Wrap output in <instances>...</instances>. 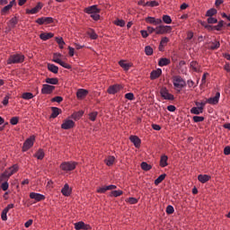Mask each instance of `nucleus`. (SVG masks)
<instances>
[{
  "mask_svg": "<svg viewBox=\"0 0 230 230\" xmlns=\"http://www.w3.org/2000/svg\"><path fill=\"white\" fill-rule=\"evenodd\" d=\"M24 62V55L22 54H13L7 59V64H22Z\"/></svg>",
  "mask_w": 230,
  "mask_h": 230,
  "instance_id": "1",
  "label": "nucleus"
},
{
  "mask_svg": "<svg viewBox=\"0 0 230 230\" xmlns=\"http://www.w3.org/2000/svg\"><path fill=\"white\" fill-rule=\"evenodd\" d=\"M160 95L164 100H167L169 102H173V100H175V96L170 93V91H168V88H166V86H164L160 89Z\"/></svg>",
  "mask_w": 230,
  "mask_h": 230,
  "instance_id": "2",
  "label": "nucleus"
},
{
  "mask_svg": "<svg viewBox=\"0 0 230 230\" xmlns=\"http://www.w3.org/2000/svg\"><path fill=\"white\" fill-rule=\"evenodd\" d=\"M172 84L175 89H177V91L179 92L181 91V89H182V87H184V85H186V82H184V79L179 75L173 76Z\"/></svg>",
  "mask_w": 230,
  "mask_h": 230,
  "instance_id": "3",
  "label": "nucleus"
},
{
  "mask_svg": "<svg viewBox=\"0 0 230 230\" xmlns=\"http://www.w3.org/2000/svg\"><path fill=\"white\" fill-rule=\"evenodd\" d=\"M76 164H78L76 162H63L60 164V168L63 170V172H73L75 168H76Z\"/></svg>",
  "mask_w": 230,
  "mask_h": 230,
  "instance_id": "4",
  "label": "nucleus"
},
{
  "mask_svg": "<svg viewBox=\"0 0 230 230\" xmlns=\"http://www.w3.org/2000/svg\"><path fill=\"white\" fill-rule=\"evenodd\" d=\"M172 31V26L160 25L156 27V35H164V33H170Z\"/></svg>",
  "mask_w": 230,
  "mask_h": 230,
  "instance_id": "5",
  "label": "nucleus"
},
{
  "mask_svg": "<svg viewBox=\"0 0 230 230\" xmlns=\"http://www.w3.org/2000/svg\"><path fill=\"white\" fill-rule=\"evenodd\" d=\"M35 141V137L32 136L25 140L23 143L22 150L23 152H27V150H30L33 146V143Z\"/></svg>",
  "mask_w": 230,
  "mask_h": 230,
  "instance_id": "6",
  "label": "nucleus"
},
{
  "mask_svg": "<svg viewBox=\"0 0 230 230\" xmlns=\"http://www.w3.org/2000/svg\"><path fill=\"white\" fill-rule=\"evenodd\" d=\"M43 6H44V4L40 2H39L37 4V5L35 7H33L32 9H27L26 13H29L31 15H33L35 13H39V12H40V10H42Z\"/></svg>",
  "mask_w": 230,
  "mask_h": 230,
  "instance_id": "7",
  "label": "nucleus"
},
{
  "mask_svg": "<svg viewBox=\"0 0 230 230\" xmlns=\"http://www.w3.org/2000/svg\"><path fill=\"white\" fill-rule=\"evenodd\" d=\"M84 13L93 15V13H100V9H98V5H91L84 8Z\"/></svg>",
  "mask_w": 230,
  "mask_h": 230,
  "instance_id": "8",
  "label": "nucleus"
},
{
  "mask_svg": "<svg viewBox=\"0 0 230 230\" xmlns=\"http://www.w3.org/2000/svg\"><path fill=\"white\" fill-rule=\"evenodd\" d=\"M30 199H32L33 200H36V202H40L41 200L46 199V196H44L40 193L31 192L30 193Z\"/></svg>",
  "mask_w": 230,
  "mask_h": 230,
  "instance_id": "9",
  "label": "nucleus"
},
{
  "mask_svg": "<svg viewBox=\"0 0 230 230\" xmlns=\"http://www.w3.org/2000/svg\"><path fill=\"white\" fill-rule=\"evenodd\" d=\"M37 24H51L53 23V18L52 17H41L38 18L36 20Z\"/></svg>",
  "mask_w": 230,
  "mask_h": 230,
  "instance_id": "10",
  "label": "nucleus"
},
{
  "mask_svg": "<svg viewBox=\"0 0 230 230\" xmlns=\"http://www.w3.org/2000/svg\"><path fill=\"white\" fill-rule=\"evenodd\" d=\"M55 91V86L49 84H43L41 89L42 94H51Z\"/></svg>",
  "mask_w": 230,
  "mask_h": 230,
  "instance_id": "11",
  "label": "nucleus"
},
{
  "mask_svg": "<svg viewBox=\"0 0 230 230\" xmlns=\"http://www.w3.org/2000/svg\"><path fill=\"white\" fill-rule=\"evenodd\" d=\"M73 127H75V121L71 119L65 120L61 125V128L64 130H69L70 128H73Z\"/></svg>",
  "mask_w": 230,
  "mask_h": 230,
  "instance_id": "12",
  "label": "nucleus"
},
{
  "mask_svg": "<svg viewBox=\"0 0 230 230\" xmlns=\"http://www.w3.org/2000/svg\"><path fill=\"white\" fill-rule=\"evenodd\" d=\"M220 100V93H217L214 97H210L208 99L207 102L209 103L210 105H217Z\"/></svg>",
  "mask_w": 230,
  "mask_h": 230,
  "instance_id": "13",
  "label": "nucleus"
},
{
  "mask_svg": "<svg viewBox=\"0 0 230 230\" xmlns=\"http://www.w3.org/2000/svg\"><path fill=\"white\" fill-rule=\"evenodd\" d=\"M121 91V85L114 84L108 88L109 94H116V93H119Z\"/></svg>",
  "mask_w": 230,
  "mask_h": 230,
  "instance_id": "14",
  "label": "nucleus"
},
{
  "mask_svg": "<svg viewBox=\"0 0 230 230\" xmlns=\"http://www.w3.org/2000/svg\"><path fill=\"white\" fill-rule=\"evenodd\" d=\"M163 75V70L161 68H157L156 70H153L150 74V79L151 80H156V78H159Z\"/></svg>",
  "mask_w": 230,
  "mask_h": 230,
  "instance_id": "15",
  "label": "nucleus"
},
{
  "mask_svg": "<svg viewBox=\"0 0 230 230\" xmlns=\"http://www.w3.org/2000/svg\"><path fill=\"white\" fill-rule=\"evenodd\" d=\"M129 139L136 148H139L141 146V139L137 137V136H131Z\"/></svg>",
  "mask_w": 230,
  "mask_h": 230,
  "instance_id": "16",
  "label": "nucleus"
},
{
  "mask_svg": "<svg viewBox=\"0 0 230 230\" xmlns=\"http://www.w3.org/2000/svg\"><path fill=\"white\" fill-rule=\"evenodd\" d=\"M74 226L75 230L89 229V226L85 225V223H84L83 221L75 223Z\"/></svg>",
  "mask_w": 230,
  "mask_h": 230,
  "instance_id": "17",
  "label": "nucleus"
},
{
  "mask_svg": "<svg viewBox=\"0 0 230 230\" xmlns=\"http://www.w3.org/2000/svg\"><path fill=\"white\" fill-rule=\"evenodd\" d=\"M19 22V20L17 19V17H13L8 22V30H13V28H15V26H17V23Z\"/></svg>",
  "mask_w": 230,
  "mask_h": 230,
  "instance_id": "18",
  "label": "nucleus"
},
{
  "mask_svg": "<svg viewBox=\"0 0 230 230\" xmlns=\"http://www.w3.org/2000/svg\"><path fill=\"white\" fill-rule=\"evenodd\" d=\"M87 94H89V91L85 89H79L77 90V93H76V96L79 100L85 98Z\"/></svg>",
  "mask_w": 230,
  "mask_h": 230,
  "instance_id": "19",
  "label": "nucleus"
},
{
  "mask_svg": "<svg viewBox=\"0 0 230 230\" xmlns=\"http://www.w3.org/2000/svg\"><path fill=\"white\" fill-rule=\"evenodd\" d=\"M119 65L120 66V67H122L124 69V71H128V69H130V67H132V63H128L125 60H120L119 62Z\"/></svg>",
  "mask_w": 230,
  "mask_h": 230,
  "instance_id": "20",
  "label": "nucleus"
},
{
  "mask_svg": "<svg viewBox=\"0 0 230 230\" xmlns=\"http://www.w3.org/2000/svg\"><path fill=\"white\" fill-rule=\"evenodd\" d=\"M61 193L65 197H69V195H71V188H69V184L66 183L64 185L63 189L61 190Z\"/></svg>",
  "mask_w": 230,
  "mask_h": 230,
  "instance_id": "21",
  "label": "nucleus"
},
{
  "mask_svg": "<svg viewBox=\"0 0 230 230\" xmlns=\"http://www.w3.org/2000/svg\"><path fill=\"white\" fill-rule=\"evenodd\" d=\"M209 179H211V176L207 174H199L198 176V181H199V182H201L202 184H206V182H208Z\"/></svg>",
  "mask_w": 230,
  "mask_h": 230,
  "instance_id": "22",
  "label": "nucleus"
},
{
  "mask_svg": "<svg viewBox=\"0 0 230 230\" xmlns=\"http://www.w3.org/2000/svg\"><path fill=\"white\" fill-rule=\"evenodd\" d=\"M170 59L166 58H161L158 61V66H160V67H164V66H170Z\"/></svg>",
  "mask_w": 230,
  "mask_h": 230,
  "instance_id": "23",
  "label": "nucleus"
},
{
  "mask_svg": "<svg viewBox=\"0 0 230 230\" xmlns=\"http://www.w3.org/2000/svg\"><path fill=\"white\" fill-rule=\"evenodd\" d=\"M160 166L162 168H166L168 166V156L165 155H163L160 158Z\"/></svg>",
  "mask_w": 230,
  "mask_h": 230,
  "instance_id": "24",
  "label": "nucleus"
},
{
  "mask_svg": "<svg viewBox=\"0 0 230 230\" xmlns=\"http://www.w3.org/2000/svg\"><path fill=\"white\" fill-rule=\"evenodd\" d=\"M53 37L54 34L51 32H44L40 35V39H41V40H49V39H53Z\"/></svg>",
  "mask_w": 230,
  "mask_h": 230,
  "instance_id": "25",
  "label": "nucleus"
},
{
  "mask_svg": "<svg viewBox=\"0 0 230 230\" xmlns=\"http://www.w3.org/2000/svg\"><path fill=\"white\" fill-rule=\"evenodd\" d=\"M47 67L50 73H54V75H57L58 73V66H55L54 64L49 63L47 65Z\"/></svg>",
  "mask_w": 230,
  "mask_h": 230,
  "instance_id": "26",
  "label": "nucleus"
},
{
  "mask_svg": "<svg viewBox=\"0 0 230 230\" xmlns=\"http://www.w3.org/2000/svg\"><path fill=\"white\" fill-rule=\"evenodd\" d=\"M202 112H204V110L202 109V107H192L190 109V113L196 114V116H199V114H202Z\"/></svg>",
  "mask_w": 230,
  "mask_h": 230,
  "instance_id": "27",
  "label": "nucleus"
},
{
  "mask_svg": "<svg viewBox=\"0 0 230 230\" xmlns=\"http://www.w3.org/2000/svg\"><path fill=\"white\" fill-rule=\"evenodd\" d=\"M19 170V166L17 164L13 165L12 167H10L7 171L8 172L7 174H9V177H12V175H13V173H16V172Z\"/></svg>",
  "mask_w": 230,
  "mask_h": 230,
  "instance_id": "28",
  "label": "nucleus"
},
{
  "mask_svg": "<svg viewBox=\"0 0 230 230\" xmlns=\"http://www.w3.org/2000/svg\"><path fill=\"white\" fill-rule=\"evenodd\" d=\"M46 84H50V85H58V78L57 77H53V78H49L48 77L45 80Z\"/></svg>",
  "mask_w": 230,
  "mask_h": 230,
  "instance_id": "29",
  "label": "nucleus"
},
{
  "mask_svg": "<svg viewBox=\"0 0 230 230\" xmlns=\"http://www.w3.org/2000/svg\"><path fill=\"white\" fill-rule=\"evenodd\" d=\"M115 161H116V157H114V156H108L104 160V163L107 164V166H112V164H114Z\"/></svg>",
  "mask_w": 230,
  "mask_h": 230,
  "instance_id": "30",
  "label": "nucleus"
},
{
  "mask_svg": "<svg viewBox=\"0 0 230 230\" xmlns=\"http://www.w3.org/2000/svg\"><path fill=\"white\" fill-rule=\"evenodd\" d=\"M87 34L89 35L90 39H92L93 40H96V39H98V34H96V32L93 29H89L87 31Z\"/></svg>",
  "mask_w": 230,
  "mask_h": 230,
  "instance_id": "31",
  "label": "nucleus"
},
{
  "mask_svg": "<svg viewBox=\"0 0 230 230\" xmlns=\"http://www.w3.org/2000/svg\"><path fill=\"white\" fill-rule=\"evenodd\" d=\"M190 67L195 71V73H199V71L200 70V66L197 61L190 62Z\"/></svg>",
  "mask_w": 230,
  "mask_h": 230,
  "instance_id": "32",
  "label": "nucleus"
},
{
  "mask_svg": "<svg viewBox=\"0 0 230 230\" xmlns=\"http://www.w3.org/2000/svg\"><path fill=\"white\" fill-rule=\"evenodd\" d=\"M164 179H166V173L161 174V175L155 181V186H159V184H161V182H163V181H164Z\"/></svg>",
  "mask_w": 230,
  "mask_h": 230,
  "instance_id": "33",
  "label": "nucleus"
},
{
  "mask_svg": "<svg viewBox=\"0 0 230 230\" xmlns=\"http://www.w3.org/2000/svg\"><path fill=\"white\" fill-rule=\"evenodd\" d=\"M162 22H164V24H172V17L168 14H164L162 16Z\"/></svg>",
  "mask_w": 230,
  "mask_h": 230,
  "instance_id": "34",
  "label": "nucleus"
},
{
  "mask_svg": "<svg viewBox=\"0 0 230 230\" xmlns=\"http://www.w3.org/2000/svg\"><path fill=\"white\" fill-rule=\"evenodd\" d=\"M52 113H51V118H57L60 112H62V110L57 108V107H52Z\"/></svg>",
  "mask_w": 230,
  "mask_h": 230,
  "instance_id": "35",
  "label": "nucleus"
},
{
  "mask_svg": "<svg viewBox=\"0 0 230 230\" xmlns=\"http://www.w3.org/2000/svg\"><path fill=\"white\" fill-rule=\"evenodd\" d=\"M8 179H10V174L8 172H4L3 174L0 176V182H3L5 181V182H8Z\"/></svg>",
  "mask_w": 230,
  "mask_h": 230,
  "instance_id": "36",
  "label": "nucleus"
},
{
  "mask_svg": "<svg viewBox=\"0 0 230 230\" xmlns=\"http://www.w3.org/2000/svg\"><path fill=\"white\" fill-rule=\"evenodd\" d=\"M82 116H84V111H78L72 114V118L75 121H78Z\"/></svg>",
  "mask_w": 230,
  "mask_h": 230,
  "instance_id": "37",
  "label": "nucleus"
},
{
  "mask_svg": "<svg viewBox=\"0 0 230 230\" xmlns=\"http://www.w3.org/2000/svg\"><path fill=\"white\" fill-rule=\"evenodd\" d=\"M141 168L145 172H148V171L152 170V165L148 164L146 162H143L141 164Z\"/></svg>",
  "mask_w": 230,
  "mask_h": 230,
  "instance_id": "38",
  "label": "nucleus"
},
{
  "mask_svg": "<svg viewBox=\"0 0 230 230\" xmlns=\"http://www.w3.org/2000/svg\"><path fill=\"white\" fill-rule=\"evenodd\" d=\"M213 15H217V9L211 8L207 11L206 17H213Z\"/></svg>",
  "mask_w": 230,
  "mask_h": 230,
  "instance_id": "39",
  "label": "nucleus"
},
{
  "mask_svg": "<svg viewBox=\"0 0 230 230\" xmlns=\"http://www.w3.org/2000/svg\"><path fill=\"white\" fill-rule=\"evenodd\" d=\"M145 53H146V55H147V57H150V56L154 55V49H152V47H150V46H146L145 48Z\"/></svg>",
  "mask_w": 230,
  "mask_h": 230,
  "instance_id": "40",
  "label": "nucleus"
},
{
  "mask_svg": "<svg viewBox=\"0 0 230 230\" xmlns=\"http://www.w3.org/2000/svg\"><path fill=\"white\" fill-rule=\"evenodd\" d=\"M35 157H37V159H40V161L41 159H44V150L39 149L38 152L35 154Z\"/></svg>",
  "mask_w": 230,
  "mask_h": 230,
  "instance_id": "41",
  "label": "nucleus"
},
{
  "mask_svg": "<svg viewBox=\"0 0 230 230\" xmlns=\"http://www.w3.org/2000/svg\"><path fill=\"white\" fill-rule=\"evenodd\" d=\"M10 10H12V5H5V6L1 10V14H2V15H6V13H8V12H10Z\"/></svg>",
  "mask_w": 230,
  "mask_h": 230,
  "instance_id": "42",
  "label": "nucleus"
},
{
  "mask_svg": "<svg viewBox=\"0 0 230 230\" xmlns=\"http://www.w3.org/2000/svg\"><path fill=\"white\" fill-rule=\"evenodd\" d=\"M22 98L23 100H31L33 98V93H22Z\"/></svg>",
  "mask_w": 230,
  "mask_h": 230,
  "instance_id": "43",
  "label": "nucleus"
},
{
  "mask_svg": "<svg viewBox=\"0 0 230 230\" xmlns=\"http://www.w3.org/2000/svg\"><path fill=\"white\" fill-rule=\"evenodd\" d=\"M97 117H98V111H93L89 114V119H91V121H96Z\"/></svg>",
  "mask_w": 230,
  "mask_h": 230,
  "instance_id": "44",
  "label": "nucleus"
},
{
  "mask_svg": "<svg viewBox=\"0 0 230 230\" xmlns=\"http://www.w3.org/2000/svg\"><path fill=\"white\" fill-rule=\"evenodd\" d=\"M165 211L167 215H173V213L175 212V209L173 208V206L168 205Z\"/></svg>",
  "mask_w": 230,
  "mask_h": 230,
  "instance_id": "45",
  "label": "nucleus"
},
{
  "mask_svg": "<svg viewBox=\"0 0 230 230\" xmlns=\"http://www.w3.org/2000/svg\"><path fill=\"white\" fill-rule=\"evenodd\" d=\"M210 49H218L220 48V41H214L210 45Z\"/></svg>",
  "mask_w": 230,
  "mask_h": 230,
  "instance_id": "46",
  "label": "nucleus"
},
{
  "mask_svg": "<svg viewBox=\"0 0 230 230\" xmlns=\"http://www.w3.org/2000/svg\"><path fill=\"white\" fill-rule=\"evenodd\" d=\"M123 195V190H112L111 191V196L112 197H121Z\"/></svg>",
  "mask_w": 230,
  "mask_h": 230,
  "instance_id": "47",
  "label": "nucleus"
},
{
  "mask_svg": "<svg viewBox=\"0 0 230 230\" xmlns=\"http://www.w3.org/2000/svg\"><path fill=\"white\" fill-rule=\"evenodd\" d=\"M207 21L208 24H217V22H218V20H217V18H213V16H208Z\"/></svg>",
  "mask_w": 230,
  "mask_h": 230,
  "instance_id": "48",
  "label": "nucleus"
},
{
  "mask_svg": "<svg viewBox=\"0 0 230 230\" xmlns=\"http://www.w3.org/2000/svg\"><path fill=\"white\" fill-rule=\"evenodd\" d=\"M51 102H57V103H61V102H64V98L62 96H56L51 99Z\"/></svg>",
  "mask_w": 230,
  "mask_h": 230,
  "instance_id": "49",
  "label": "nucleus"
},
{
  "mask_svg": "<svg viewBox=\"0 0 230 230\" xmlns=\"http://www.w3.org/2000/svg\"><path fill=\"white\" fill-rule=\"evenodd\" d=\"M146 22H148L149 24H154L155 26V18L148 16L147 18H146Z\"/></svg>",
  "mask_w": 230,
  "mask_h": 230,
  "instance_id": "50",
  "label": "nucleus"
},
{
  "mask_svg": "<svg viewBox=\"0 0 230 230\" xmlns=\"http://www.w3.org/2000/svg\"><path fill=\"white\" fill-rule=\"evenodd\" d=\"M223 27H224V21L218 22L217 25L214 26L217 31H220Z\"/></svg>",
  "mask_w": 230,
  "mask_h": 230,
  "instance_id": "51",
  "label": "nucleus"
},
{
  "mask_svg": "<svg viewBox=\"0 0 230 230\" xmlns=\"http://www.w3.org/2000/svg\"><path fill=\"white\" fill-rule=\"evenodd\" d=\"M193 121H194V123H200V122L204 121V117L194 116Z\"/></svg>",
  "mask_w": 230,
  "mask_h": 230,
  "instance_id": "52",
  "label": "nucleus"
},
{
  "mask_svg": "<svg viewBox=\"0 0 230 230\" xmlns=\"http://www.w3.org/2000/svg\"><path fill=\"white\" fill-rule=\"evenodd\" d=\"M114 24H116V26L123 28L125 26V22L123 20H117L114 22Z\"/></svg>",
  "mask_w": 230,
  "mask_h": 230,
  "instance_id": "53",
  "label": "nucleus"
},
{
  "mask_svg": "<svg viewBox=\"0 0 230 230\" xmlns=\"http://www.w3.org/2000/svg\"><path fill=\"white\" fill-rule=\"evenodd\" d=\"M8 214V212L6 210H3L2 211V215H1V218L4 222H6V220H8V217L6 216Z\"/></svg>",
  "mask_w": 230,
  "mask_h": 230,
  "instance_id": "54",
  "label": "nucleus"
},
{
  "mask_svg": "<svg viewBox=\"0 0 230 230\" xmlns=\"http://www.w3.org/2000/svg\"><path fill=\"white\" fill-rule=\"evenodd\" d=\"M56 42L58 44V46H65L66 42L64 41V39L56 37Z\"/></svg>",
  "mask_w": 230,
  "mask_h": 230,
  "instance_id": "55",
  "label": "nucleus"
},
{
  "mask_svg": "<svg viewBox=\"0 0 230 230\" xmlns=\"http://www.w3.org/2000/svg\"><path fill=\"white\" fill-rule=\"evenodd\" d=\"M10 123L11 125H17V123H19V117H13L10 119Z\"/></svg>",
  "mask_w": 230,
  "mask_h": 230,
  "instance_id": "56",
  "label": "nucleus"
},
{
  "mask_svg": "<svg viewBox=\"0 0 230 230\" xmlns=\"http://www.w3.org/2000/svg\"><path fill=\"white\" fill-rule=\"evenodd\" d=\"M59 66H61L62 67H65V69H71V65L64 61H60Z\"/></svg>",
  "mask_w": 230,
  "mask_h": 230,
  "instance_id": "57",
  "label": "nucleus"
},
{
  "mask_svg": "<svg viewBox=\"0 0 230 230\" xmlns=\"http://www.w3.org/2000/svg\"><path fill=\"white\" fill-rule=\"evenodd\" d=\"M125 98H126V100H130L132 102V100H134V93H128L125 94Z\"/></svg>",
  "mask_w": 230,
  "mask_h": 230,
  "instance_id": "58",
  "label": "nucleus"
},
{
  "mask_svg": "<svg viewBox=\"0 0 230 230\" xmlns=\"http://www.w3.org/2000/svg\"><path fill=\"white\" fill-rule=\"evenodd\" d=\"M106 191H108L107 186L97 189V193H105Z\"/></svg>",
  "mask_w": 230,
  "mask_h": 230,
  "instance_id": "59",
  "label": "nucleus"
},
{
  "mask_svg": "<svg viewBox=\"0 0 230 230\" xmlns=\"http://www.w3.org/2000/svg\"><path fill=\"white\" fill-rule=\"evenodd\" d=\"M100 13H93V14H91L92 19H93V21H100V14H98Z\"/></svg>",
  "mask_w": 230,
  "mask_h": 230,
  "instance_id": "60",
  "label": "nucleus"
},
{
  "mask_svg": "<svg viewBox=\"0 0 230 230\" xmlns=\"http://www.w3.org/2000/svg\"><path fill=\"white\" fill-rule=\"evenodd\" d=\"M170 40H168V38L167 37H164V38H162V40H161V42H160V45L161 46H164L165 44H168V41H169Z\"/></svg>",
  "mask_w": 230,
  "mask_h": 230,
  "instance_id": "61",
  "label": "nucleus"
},
{
  "mask_svg": "<svg viewBox=\"0 0 230 230\" xmlns=\"http://www.w3.org/2000/svg\"><path fill=\"white\" fill-rule=\"evenodd\" d=\"M9 188V184H8V181H4L2 183V190L3 191H6Z\"/></svg>",
  "mask_w": 230,
  "mask_h": 230,
  "instance_id": "62",
  "label": "nucleus"
},
{
  "mask_svg": "<svg viewBox=\"0 0 230 230\" xmlns=\"http://www.w3.org/2000/svg\"><path fill=\"white\" fill-rule=\"evenodd\" d=\"M128 202L129 204H137V199H136V198H128Z\"/></svg>",
  "mask_w": 230,
  "mask_h": 230,
  "instance_id": "63",
  "label": "nucleus"
},
{
  "mask_svg": "<svg viewBox=\"0 0 230 230\" xmlns=\"http://www.w3.org/2000/svg\"><path fill=\"white\" fill-rule=\"evenodd\" d=\"M224 154H225V155H230V146H226L225 147Z\"/></svg>",
  "mask_w": 230,
  "mask_h": 230,
  "instance_id": "64",
  "label": "nucleus"
}]
</instances>
